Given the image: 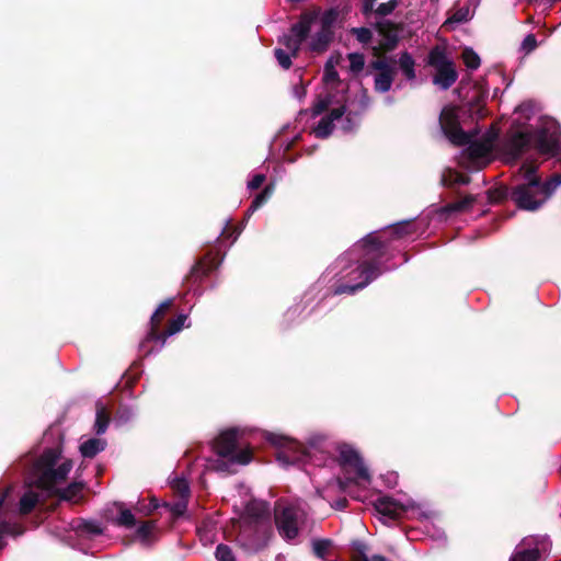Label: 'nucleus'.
<instances>
[{
  "instance_id": "7",
  "label": "nucleus",
  "mask_w": 561,
  "mask_h": 561,
  "mask_svg": "<svg viewBox=\"0 0 561 561\" xmlns=\"http://www.w3.org/2000/svg\"><path fill=\"white\" fill-rule=\"evenodd\" d=\"M300 511L293 505L277 504L274 510L275 525L278 534L286 540H293L299 535Z\"/></svg>"
},
{
  "instance_id": "42",
  "label": "nucleus",
  "mask_w": 561,
  "mask_h": 561,
  "mask_svg": "<svg viewBox=\"0 0 561 561\" xmlns=\"http://www.w3.org/2000/svg\"><path fill=\"white\" fill-rule=\"evenodd\" d=\"M332 545L331 539H314L312 540V552L317 558L324 559Z\"/></svg>"
},
{
  "instance_id": "35",
  "label": "nucleus",
  "mask_w": 561,
  "mask_h": 561,
  "mask_svg": "<svg viewBox=\"0 0 561 561\" xmlns=\"http://www.w3.org/2000/svg\"><path fill=\"white\" fill-rule=\"evenodd\" d=\"M38 494L34 491L25 492L20 499L19 512L21 515L30 514L38 503Z\"/></svg>"
},
{
  "instance_id": "43",
  "label": "nucleus",
  "mask_w": 561,
  "mask_h": 561,
  "mask_svg": "<svg viewBox=\"0 0 561 561\" xmlns=\"http://www.w3.org/2000/svg\"><path fill=\"white\" fill-rule=\"evenodd\" d=\"M540 558L538 549H526L512 556L511 561H537Z\"/></svg>"
},
{
  "instance_id": "52",
  "label": "nucleus",
  "mask_w": 561,
  "mask_h": 561,
  "mask_svg": "<svg viewBox=\"0 0 561 561\" xmlns=\"http://www.w3.org/2000/svg\"><path fill=\"white\" fill-rule=\"evenodd\" d=\"M347 477L343 478H336V484L341 492H345L350 484L357 483L360 479L356 477L355 473L346 474Z\"/></svg>"
},
{
  "instance_id": "51",
  "label": "nucleus",
  "mask_w": 561,
  "mask_h": 561,
  "mask_svg": "<svg viewBox=\"0 0 561 561\" xmlns=\"http://www.w3.org/2000/svg\"><path fill=\"white\" fill-rule=\"evenodd\" d=\"M323 80L325 82H335V81L340 80L339 73L335 70L331 60L327 61V64L324 66Z\"/></svg>"
},
{
  "instance_id": "30",
  "label": "nucleus",
  "mask_w": 561,
  "mask_h": 561,
  "mask_svg": "<svg viewBox=\"0 0 561 561\" xmlns=\"http://www.w3.org/2000/svg\"><path fill=\"white\" fill-rule=\"evenodd\" d=\"M442 185L455 190L460 185H468L471 182V178L468 174L459 173V172H450L448 175H443Z\"/></svg>"
},
{
  "instance_id": "55",
  "label": "nucleus",
  "mask_w": 561,
  "mask_h": 561,
  "mask_svg": "<svg viewBox=\"0 0 561 561\" xmlns=\"http://www.w3.org/2000/svg\"><path fill=\"white\" fill-rule=\"evenodd\" d=\"M520 170L524 171V178H525L526 182H528L529 179H531V178L540 179V176H538L536 174L537 165H535L533 163H524L522 165Z\"/></svg>"
},
{
  "instance_id": "20",
  "label": "nucleus",
  "mask_w": 561,
  "mask_h": 561,
  "mask_svg": "<svg viewBox=\"0 0 561 561\" xmlns=\"http://www.w3.org/2000/svg\"><path fill=\"white\" fill-rule=\"evenodd\" d=\"M288 449L278 454L277 459L286 463H297L305 461L309 457L307 448L298 443L288 442Z\"/></svg>"
},
{
  "instance_id": "12",
  "label": "nucleus",
  "mask_w": 561,
  "mask_h": 561,
  "mask_svg": "<svg viewBox=\"0 0 561 561\" xmlns=\"http://www.w3.org/2000/svg\"><path fill=\"white\" fill-rule=\"evenodd\" d=\"M72 468V461L66 460L58 468H54L49 473L36 477L35 485L41 490H53L59 482L65 481Z\"/></svg>"
},
{
  "instance_id": "32",
  "label": "nucleus",
  "mask_w": 561,
  "mask_h": 561,
  "mask_svg": "<svg viewBox=\"0 0 561 561\" xmlns=\"http://www.w3.org/2000/svg\"><path fill=\"white\" fill-rule=\"evenodd\" d=\"M332 38V32L320 30L310 43V49L314 53L321 54L328 49Z\"/></svg>"
},
{
  "instance_id": "58",
  "label": "nucleus",
  "mask_w": 561,
  "mask_h": 561,
  "mask_svg": "<svg viewBox=\"0 0 561 561\" xmlns=\"http://www.w3.org/2000/svg\"><path fill=\"white\" fill-rule=\"evenodd\" d=\"M324 442H325L324 435H314L309 438L308 445L310 448H313L317 450H322Z\"/></svg>"
},
{
  "instance_id": "16",
  "label": "nucleus",
  "mask_w": 561,
  "mask_h": 561,
  "mask_svg": "<svg viewBox=\"0 0 561 561\" xmlns=\"http://www.w3.org/2000/svg\"><path fill=\"white\" fill-rule=\"evenodd\" d=\"M10 491H11L10 488H7L0 494V550H2L7 545V542L3 540V537L5 535H11V536L16 537V536H20L23 534V529L19 525L11 524L7 519L4 502H5L7 496L10 493Z\"/></svg>"
},
{
  "instance_id": "38",
  "label": "nucleus",
  "mask_w": 561,
  "mask_h": 561,
  "mask_svg": "<svg viewBox=\"0 0 561 561\" xmlns=\"http://www.w3.org/2000/svg\"><path fill=\"white\" fill-rule=\"evenodd\" d=\"M333 103V94L327 93L325 95H318L312 106V115L319 116L329 110Z\"/></svg>"
},
{
  "instance_id": "2",
  "label": "nucleus",
  "mask_w": 561,
  "mask_h": 561,
  "mask_svg": "<svg viewBox=\"0 0 561 561\" xmlns=\"http://www.w3.org/2000/svg\"><path fill=\"white\" fill-rule=\"evenodd\" d=\"M238 430L229 428L222 431L214 440L213 448L215 453L222 458H228L230 462L238 465H248L252 460L251 448L237 451Z\"/></svg>"
},
{
  "instance_id": "40",
  "label": "nucleus",
  "mask_w": 561,
  "mask_h": 561,
  "mask_svg": "<svg viewBox=\"0 0 561 561\" xmlns=\"http://www.w3.org/2000/svg\"><path fill=\"white\" fill-rule=\"evenodd\" d=\"M114 523L117 526H123L126 528H133L136 525V518L130 510L124 508L123 505H119V514L115 518Z\"/></svg>"
},
{
  "instance_id": "18",
  "label": "nucleus",
  "mask_w": 561,
  "mask_h": 561,
  "mask_svg": "<svg viewBox=\"0 0 561 561\" xmlns=\"http://www.w3.org/2000/svg\"><path fill=\"white\" fill-rule=\"evenodd\" d=\"M531 140L530 134L526 131L513 133L505 142V149L513 158H519Z\"/></svg>"
},
{
  "instance_id": "13",
  "label": "nucleus",
  "mask_w": 561,
  "mask_h": 561,
  "mask_svg": "<svg viewBox=\"0 0 561 561\" xmlns=\"http://www.w3.org/2000/svg\"><path fill=\"white\" fill-rule=\"evenodd\" d=\"M375 27L385 38V43L381 46L382 50L386 53L392 51L399 43V32L403 30V24L385 20L377 22Z\"/></svg>"
},
{
  "instance_id": "17",
  "label": "nucleus",
  "mask_w": 561,
  "mask_h": 561,
  "mask_svg": "<svg viewBox=\"0 0 561 561\" xmlns=\"http://www.w3.org/2000/svg\"><path fill=\"white\" fill-rule=\"evenodd\" d=\"M172 306L173 299H167L162 304H160L157 310L153 312V314L150 318V330L147 333L146 339L140 344L141 350H145L147 343L151 342L152 339L158 337V329L160 328L164 317L170 311Z\"/></svg>"
},
{
  "instance_id": "39",
  "label": "nucleus",
  "mask_w": 561,
  "mask_h": 561,
  "mask_svg": "<svg viewBox=\"0 0 561 561\" xmlns=\"http://www.w3.org/2000/svg\"><path fill=\"white\" fill-rule=\"evenodd\" d=\"M461 58L466 67L470 70H476L481 65L479 55L471 47H466L462 50Z\"/></svg>"
},
{
  "instance_id": "8",
  "label": "nucleus",
  "mask_w": 561,
  "mask_h": 561,
  "mask_svg": "<svg viewBox=\"0 0 561 561\" xmlns=\"http://www.w3.org/2000/svg\"><path fill=\"white\" fill-rule=\"evenodd\" d=\"M337 463L345 474L355 473L357 478L364 481L370 480L368 469L356 449L348 444H341L337 446Z\"/></svg>"
},
{
  "instance_id": "31",
  "label": "nucleus",
  "mask_w": 561,
  "mask_h": 561,
  "mask_svg": "<svg viewBox=\"0 0 561 561\" xmlns=\"http://www.w3.org/2000/svg\"><path fill=\"white\" fill-rule=\"evenodd\" d=\"M275 191V184L268 183L264 186L262 192H260L254 199L252 201L247 214L254 213L259 208H261L264 204L267 203V201L272 197L273 193Z\"/></svg>"
},
{
  "instance_id": "1",
  "label": "nucleus",
  "mask_w": 561,
  "mask_h": 561,
  "mask_svg": "<svg viewBox=\"0 0 561 561\" xmlns=\"http://www.w3.org/2000/svg\"><path fill=\"white\" fill-rule=\"evenodd\" d=\"M426 66L435 70L433 84L437 85L440 90H448L456 83L458 79L456 65L448 57L445 48L438 45L431 48L426 57Z\"/></svg>"
},
{
  "instance_id": "23",
  "label": "nucleus",
  "mask_w": 561,
  "mask_h": 561,
  "mask_svg": "<svg viewBox=\"0 0 561 561\" xmlns=\"http://www.w3.org/2000/svg\"><path fill=\"white\" fill-rule=\"evenodd\" d=\"M185 314H179L175 319L171 320L167 328L163 331H160V328L158 329V337L152 339L151 342H160L161 346L164 345L167 339L182 330L184 327V322L186 320Z\"/></svg>"
},
{
  "instance_id": "59",
  "label": "nucleus",
  "mask_w": 561,
  "mask_h": 561,
  "mask_svg": "<svg viewBox=\"0 0 561 561\" xmlns=\"http://www.w3.org/2000/svg\"><path fill=\"white\" fill-rule=\"evenodd\" d=\"M346 113V105H341L330 111L327 115L328 118L334 124L335 121L342 118Z\"/></svg>"
},
{
  "instance_id": "45",
  "label": "nucleus",
  "mask_w": 561,
  "mask_h": 561,
  "mask_svg": "<svg viewBox=\"0 0 561 561\" xmlns=\"http://www.w3.org/2000/svg\"><path fill=\"white\" fill-rule=\"evenodd\" d=\"M339 12L335 9L327 10L321 16V30L331 31V27L337 20Z\"/></svg>"
},
{
  "instance_id": "21",
  "label": "nucleus",
  "mask_w": 561,
  "mask_h": 561,
  "mask_svg": "<svg viewBox=\"0 0 561 561\" xmlns=\"http://www.w3.org/2000/svg\"><path fill=\"white\" fill-rule=\"evenodd\" d=\"M476 202L477 197L472 194H468L459 201L444 205L438 209L437 214L446 219L451 214L468 211Z\"/></svg>"
},
{
  "instance_id": "54",
  "label": "nucleus",
  "mask_w": 561,
  "mask_h": 561,
  "mask_svg": "<svg viewBox=\"0 0 561 561\" xmlns=\"http://www.w3.org/2000/svg\"><path fill=\"white\" fill-rule=\"evenodd\" d=\"M164 506L170 510V512L172 513L173 517H180V516H182L185 513L187 504L184 501H179V502H176V503H174L172 505L168 504V503H164Z\"/></svg>"
},
{
  "instance_id": "34",
  "label": "nucleus",
  "mask_w": 561,
  "mask_h": 561,
  "mask_svg": "<svg viewBox=\"0 0 561 561\" xmlns=\"http://www.w3.org/2000/svg\"><path fill=\"white\" fill-rule=\"evenodd\" d=\"M156 529L157 520H146L136 529V536L142 543L148 545L152 540Z\"/></svg>"
},
{
  "instance_id": "15",
  "label": "nucleus",
  "mask_w": 561,
  "mask_h": 561,
  "mask_svg": "<svg viewBox=\"0 0 561 561\" xmlns=\"http://www.w3.org/2000/svg\"><path fill=\"white\" fill-rule=\"evenodd\" d=\"M360 247L363 249V261L369 262L380 263L387 250V244L373 233L360 240Z\"/></svg>"
},
{
  "instance_id": "64",
  "label": "nucleus",
  "mask_w": 561,
  "mask_h": 561,
  "mask_svg": "<svg viewBox=\"0 0 561 561\" xmlns=\"http://www.w3.org/2000/svg\"><path fill=\"white\" fill-rule=\"evenodd\" d=\"M353 128H354L353 118L351 116V113H348L345 117V124L343 125V129L348 131V130H352Z\"/></svg>"
},
{
  "instance_id": "19",
  "label": "nucleus",
  "mask_w": 561,
  "mask_h": 561,
  "mask_svg": "<svg viewBox=\"0 0 561 561\" xmlns=\"http://www.w3.org/2000/svg\"><path fill=\"white\" fill-rule=\"evenodd\" d=\"M60 458V451L55 448H48L39 456L35 461L34 470L37 477H42L44 473H49L56 466Z\"/></svg>"
},
{
  "instance_id": "62",
  "label": "nucleus",
  "mask_w": 561,
  "mask_h": 561,
  "mask_svg": "<svg viewBox=\"0 0 561 561\" xmlns=\"http://www.w3.org/2000/svg\"><path fill=\"white\" fill-rule=\"evenodd\" d=\"M159 507L158 500L156 497H152L148 505H142L140 507V512H142L146 515L151 514L153 511H156Z\"/></svg>"
},
{
  "instance_id": "36",
  "label": "nucleus",
  "mask_w": 561,
  "mask_h": 561,
  "mask_svg": "<svg viewBox=\"0 0 561 561\" xmlns=\"http://www.w3.org/2000/svg\"><path fill=\"white\" fill-rule=\"evenodd\" d=\"M512 190L507 185H499L491 187L488 191V198L490 203L500 204L511 198Z\"/></svg>"
},
{
  "instance_id": "44",
  "label": "nucleus",
  "mask_w": 561,
  "mask_h": 561,
  "mask_svg": "<svg viewBox=\"0 0 561 561\" xmlns=\"http://www.w3.org/2000/svg\"><path fill=\"white\" fill-rule=\"evenodd\" d=\"M350 60V69L354 73L360 72L365 67V57L360 53H352L347 56Z\"/></svg>"
},
{
  "instance_id": "33",
  "label": "nucleus",
  "mask_w": 561,
  "mask_h": 561,
  "mask_svg": "<svg viewBox=\"0 0 561 561\" xmlns=\"http://www.w3.org/2000/svg\"><path fill=\"white\" fill-rule=\"evenodd\" d=\"M77 533L80 535H87L90 537H96L103 534V528L100 523L95 520L79 519L76 526Z\"/></svg>"
},
{
  "instance_id": "61",
  "label": "nucleus",
  "mask_w": 561,
  "mask_h": 561,
  "mask_svg": "<svg viewBox=\"0 0 561 561\" xmlns=\"http://www.w3.org/2000/svg\"><path fill=\"white\" fill-rule=\"evenodd\" d=\"M376 0H363L360 5V12L364 16L368 18L371 13H375L374 5Z\"/></svg>"
},
{
  "instance_id": "9",
  "label": "nucleus",
  "mask_w": 561,
  "mask_h": 561,
  "mask_svg": "<svg viewBox=\"0 0 561 561\" xmlns=\"http://www.w3.org/2000/svg\"><path fill=\"white\" fill-rule=\"evenodd\" d=\"M439 125L444 135L453 145L466 146L470 142V135L461 128L457 111L454 107L442 110Z\"/></svg>"
},
{
  "instance_id": "11",
  "label": "nucleus",
  "mask_w": 561,
  "mask_h": 561,
  "mask_svg": "<svg viewBox=\"0 0 561 561\" xmlns=\"http://www.w3.org/2000/svg\"><path fill=\"white\" fill-rule=\"evenodd\" d=\"M242 524H271L270 507L264 501L251 500L244 507Z\"/></svg>"
},
{
  "instance_id": "6",
  "label": "nucleus",
  "mask_w": 561,
  "mask_h": 561,
  "mask_svg": "<svg viewBox=\"0 0 561 561\" xmlns=\"http://www.w3.org/2000/svg\"><path fill=\"white\" fill-rule=\"evenodd\" d=\"M539 179L531 178L528 182L512 188L511 199L524 210H537L543 205L541 193L538 191Z\"/></svg>"
},
{
  "instance_id": "26",
  "label": "nucleus",
  "mask_w": 561,
  "mask_h": 561,
  "mask_svg": "<svg viewBox=\"0 0 561 561\" xmlns=\"http://www.w3.org/2000/svg\"><path fill=\"white\" fill-rule=\"evenodd\" d=\"M96 415H95V423H94V430L98 435H102L106 432L111 415L107 409L99 401L95 405Z\"/></svg>"
},
{
  "instance_id": "56",
  "label": "nucleus",
  "mask_w": 561,
  "mask_h": 561,
  "mask_svg": "<svg viewBox=\"0 0 561 561\" xmlns=\"http://www.w3.org/2000/svg\"><path fill=\"white\" fill-rule=\"evenodd\" d=\"M537 47V38L534 34H528L523 43H522V48L523 50H525L526 53H530L533 51L535 48Z\"/></svg>"
},
{
  "instance_id": "57",
  "label": "nucleus",
  "mask_w": 561,
  "mask_h": 561,
  "mask_svg": "<svg viewBox=\"0 0 561 561\" xmlns=\"http://www.w3.org/2000/svg\"><path fill=\"white\" fill-rule=\"evenodd\" d=\"M266 176L262 173H257L253 175V178L248 182V188L250 190H257L260 188L263 183L265 182Z\"/></svg>"
},
{
  "instance_id": "27",
  "label": "nucleus",
  "mask_w": 561,
  "mask_h": 561,
  "mask_svg": "<svg viewBox=\"0 0 561 561\" xmlns=\"http://www.w3.org/2000/svg\"><path fill=\"white\" fill-rule=\"evenodd\" d=\"M213 268H214V265L211 262H206L205 260H199L191 268V272L187 276V280L192 282V283L201 282L204 277L208 276V274L213 271Z\"/></svg>"
},
{
  "instance_id": "24",
  "label": "nucleus",
  "mask_w": 561,
  "mask_h": 561,
  "mask_svg": "<svg viewBox=\"0 0 561 561\" xmlns=\"http://www.w3.org/2000/svg\"><path fill=\"white\" fill-rule=\"evenodd\" d=\"M357 270L359 271V275L364 278L360 284H364V287L376 279L380 274V263L378 262H369L363 261Z\"/></svg>"
},
{
  "instance_id": "47",
  "label": "nucleus",
  "mask_w": 561,
  "mask_h": 561,
  "mask_svg": "<svg viewBox=\"0 0 561 561\" xmlns=\"http://www.w3.org/2000/svg\"><path fill=\"white\" fill-rule=\"evenodd\" d=\"M215 556L218 561H236L232 549L224 543H220L216 547Z\"/></svg>"
},
{
  "instance_id": "3",
  "label": "nucleus",
  "mask_w": 561,
  "mask_h": 561,
  "mask_svg": "<svg viewBox=\"0 0 561 561\" xmlns=\"http://www.w3.org/2000/svg\"><path fill=\"white\" fill-rule=\"evenodd\" d=\"M318 11H304L299 15L298 22L290 26V33L284 34L278 38V43L291 51L294 58L298 56L302 43L308 38L311 26L318 19Z\"/></svg>"
},
{
  "instance_id": "53",
  "label": "nucleus",
  "mask_w": 561,
  "mask_h": 561,
  "mask_svg": "<svg viewBox=\"0 0 561 561\" xmlns=\"http://www.w3.org/2000/svg\"><path fill=\"white\" fill-rule=\"evenodd\" d=\"M363 288H364V284H360V283H357L355 285L341 284L335 287L334 294H336V295L354 294L357 290L363 289Z\"/></svg>"
},
{
  "instance_id": "60",
  "label": "nucleus",
  "mask_w": 561,
  "mask_h": 561,
  "mask_svg": "<svg viewBox=\"0 0 561 561\" xmlns=\"http://www.w3.org/2000/svg\"><path fill=\"white\" fill-rule=\"evenodd\" d=\"M392 231H393V234L397 237V238H401L405 234H409L410 233V230H409V222L404 221V222H400V224H397L392 227Z\"/></svg>"
},
{
  "instance_id": "63",
  "label": "nucleus",
  "mask_w": 561,
  "mask_h": 561,
  "mask_svg": "<svg viewBox=\"0 0 561 561\" xmlns=\"http://www.w3.org/2000/svg\"><path fill=\"white\" fill-rule=\"evenodd\" d=\"M348 505V501L346 497H341L335 501V503L332 505V507L336 510H344Z\"/></svg>"
},
{
  "instance_id": "25",
  "label": "nucleus",
  "mask_w": 561,
  "mask_h": 561,
  "mask_svg": "<svg viewBox=\"0 0 561 561\" xmlns=\"http://www.w3.org/2000/svg\"><path fill=\"white\" fill-rule=\"evenodd\" d=\"M106 442L100 438H90L80 445V453L84 458H93L103 451Z\"/></svg>"
},
{
  "instance_id": "50",
  "label": "nucleus",
  "mask_w": 561,
  "mask_h": 561,
  "mask_svg": "<svg viewBox=\"0 0 561 561\" xmlns=\"http://www.w3.org/2000/svg\"><path fill=\"white\" fill-rule=\"evenodd\" d=\"M172 488L174 489V491L182 497V499H186L190 495V486H188V483L185 479H176L174 482H173V485Z\"/></svg>"
},
{
  "instance_id": "41",
  "label": "nucleus",
  "mask_w": 561,
  "mask_h": 561,
  "mask_svg": "<svg viewBox=\"0 0 561 561\" xmlns=\"http://www.w3.org/2000/svg\"><path fill=\"white\" fill-rule=\"evenodd\" d=\"M334 129V124L327 116L322 117L317 127L314 128V135L317 138L325 139L328 138Z\"/></svg>"
},
{
  "instance_id": "22",
  "label": "nucleus",
  "mask_w": 561,
  "mask_h": 561,
  "mask_svg": "<svg viewBox=\"0 0 561 561\" xmlns=\"http://www.w3.org/2000/svg\"><path fill=\"white\" fill-rule=\"evenodd\" d=\"M83 482L75 481L71 482L67 488L65 489H58L56 485L53 490H44L47 492L48 495L57 496L61 501L71 502L75 497H77L84 488Z\"/></svg>"
},
{
  "instance_id": "10",
  "label": "nucleus",
  "mask_w": 561,
  "mask_h": 561,
  "mask_svg": "<svg viewBox=\"0 0 561 561\" xmlns=\"http://www.w3.org/2000/svg\"><path fill=\"white\" fill-rule=\"evenodd\" d=\"M535 148L541 154L556 157L560 153V141L559 133L557 130L551 131L547 127H541L535 138Z\"/></svg>"
},
{
  "instance_id": "46",
  "label": "nucleus",
  "mask_w": 561,
  "mask_h": 561,
  "mask_svg": "<svg viewBox=\"0 0 561 561\" xmlns=\"http://www.w3.org/2000/svg\"><path fill=\"white\" fill-rule=\"evenodd\" d=\"M274 56L283 69L287 70L291 67V65H293L291 57H294L291 55V51L287 53L282 48H275Z\"/></svg>"
},
{
  "instance_id": "37",
  "label": "nucleus",
  "mask_w": 561,
  "mask_h": 561,
  "mask_svg": "<svg viewBox=\"0 0 561 561\" xmlns=\"http://www.w3.org/2000/svg\"><path fill=\"white\" fill-rule=\"evenodd\" d=\"M492 138L485 140H477L473 142H469V151L472 157L483 158L491 150Z\"/></svg>"
},
{
  "instance_id": "4",
  "label": "nucleus",
  "mask_w": 561,
  "mask_h": 561,
  "mask_svg": "<svg viewBox=\"0 0 561 561\" xmlns=\"http://www.w3.org/2000/svg\"><path fill=\"white\" fill-rule=\"evenodd\" d=\"M272 537L271 524H242L238 542L248 552H259L265 549Z\"/></svg>"
},
{
  "instance_id": "5",
  "label": "nucleus",
  "mask_w": 561,
  "mask_h": 561,
  "mask_svg": "<svg viewBox=\"0 0 561 561\" xmlns=\"http://www.w3.org/2000/svg\"><path fill=\"white\" fill-rule=\"evenodd\" d=\"M374 55L377 59L371 60L367 67V75L376 71L374 78V90L378 93H386L390 91L394 81L397 70L389 62V58L380 54L379 48H374Z\"/></svg>"
},
{
  "instance_id": "48",
  "label": "nucleus",
  "mask_w": 561,
  "mask_h": 561,
  "mask_svg": "<svg viewBox=\"0 0 561 561\" xmlns=\"http://www.w3.org/2000/svg\"><path fill=\"white\" fill-rule=\"evenodd\" d=\"M351 33L362 44H368L373 39V32L368 27H354L351 30Z\"/></svg>"
},
{
  "instance_id": "14",
  "label": "nucleus",
  "mask_w": 561,
  "mask_h": 561,
  "mask_svg": "<svg viewBox=\"0 0 561 561\" xmlns=\"http://www.w3.org/2000/svg\"><path fill=\"white\" fill-rule=\"evenodd\" d=\"M375 510L391 520H398L408 512V507L390 496H379L374 501Z\"/></svg>"
},
{
  "instance_id": "49",
  "label": "nucleus",
  "mask_w": 561,
  "mask_h": 561,
  "mask_svg": "<svg viewBox=\"0 0 561 561\" xmlns=\"http://www.w3.org/2000/svg\"><path fill=\"white\" fill-rule=\"evenodd\" d=\"M399 5V0H389L388 2L380 3L375 13L379 16H387L391 14Z\"/></svg>"
},
{
  "instance_id": "29",
  "label": "nucleus",
  "mask_w": 561,
  "mask_h": 561,
  "mask_svg": "<svg viewBox=\"0 0 561 561\" xmlns=\"http://www.w3.org/2000/svg\"><path fill=\"white\" fill-rule=\"evenodd\" d=\"M398 64L407 80L411 81L416 78V72L414 68L415 61L409 51H403L400 54Z\"/></svg>"
},
{
  "instance_id": "28",
  "label": "nucleus",
  "mask_w": 561,
  "mask_h": 561,
  "mask_svg": "<svg viewBox=\"0 0 561 561\" xmlns=\"http://www.w3.org/2000/svg\"><path fill=\"white\" fill-rule=\"evenodd\" d=\"M561 185V174L554 173L547 181L542 182L539 179L538 191L541 193L543 203L554 193V191Z\"/></svg>"
}]
</instances>
